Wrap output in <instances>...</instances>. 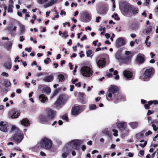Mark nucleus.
<instances>
[{
  "label": "nucleus",
  "instance_id": "obj_1",
  "mask_svg": "<svg viewBox=\"0 0 158 158\" xmlns=\"http://www.w3.org/2000/svg\"><path fill=\"white\" fill-rule=\"evenodd\" d=\"M106 98L108 100L112 101L115 103L124 101L126 99L124 96L119 92V88L113 85H110L108 89Z\"/></svg>",
  "mask_w": 158,
  "mask_h": 158
},
{
  "label": "nucleus",
  "instance_id": "obj_2",
  "mask_svg": "<svg viewBox=\"0 0 158 158\" xmlns=\"http://www.w3.org/2000/svg\"><path fill=\"white\" fill-rule=\"evenodd\" d=\"M11 132H15L13 136L10 138L12 140L15 141L18 143L23 139V132L15 126H12Z\"/></svg>",
  "mask_w": 158,
  "mask_h": 158
},
{
  "label": "nucleus",
  "instance_id": "obj_3",
  "mask_svg": "<svg viewBox=\"0 0 158 158\" xmlns=\"http://www.w3.org/2000/svg\"><path fill=\"white\" fill-rule=\"evenodd\" d=\"M107 56L106 54H102L97 57L96 62L99 68L102 69L106 66Z\"/></svg>",
  "mask_w": 158,
  "mask_h": 158
},
{
  "label": "nucleus",
  "instance_id": "obj_4",
  "mask_svg": "<svg viewBox=\"0 0 158 158\" xmlns=\"http://www.w3.org/2000/svg\"><path fill=\"white\" fill-rule=\"evenodd\" d=\"M119 130L121 132V135L124 137L128 135L129 130L127 129V123L123 122L118 123L117 125Z\"/></svg>",
  "mask_w": 158,
  "mask_h": 158
},
{
  "label": "nucleus",
  "instance_id": "obj_5",
  "mask_svg": "<svg viewBox=\"0 0 158 158\" xmlns=\"http://www.w3.org/2000/svg\"><path fill=\"white\" fill-rule=\"evenodd\" d=\"M143 71L144 79L149 80L154 74L155 70L152 67H148L143 69Z\"/></svg>",
  "mask_w": 158,
  "mask_h": 158
},
{
  "label": "nucleus",
  "instance_id": "obj_6",
  "mask_svg": "<svg viewBox=\"0 0 158 158\" xmlns=\"http://www.w3.org/2000/svg\"><path fill=\"white\" fill-rule=\"evenodd\" d=\"M40 146L41 148H44L47 149H49L52 146V142L51 139L44 137L41 140L39 147Z\"/></svg>",
  "mask_w": 158,
  "mask_h": 158
},
{
  "label": "nucleus",
  "instance_id": "obj_7",
  "mask_svg": "<svg viewBox=\"0 0 158 158\" xmlns=\"http://www.w3.org/2000/svg\"><path fill=\"white\" fill-rule=\"evenodd\" d=\"M85 106L84 105H74L71 109V114L75 116H77L85 109Z\"/></svg>",
  "mask_w": 158,
  "mask_h": 158
},
{
  "label": "nucleus",
  "instance_id": "obj_8",
  "mask_svg": "<svg viewBox=\"0 0 158 158\" xmlns=\"http://www.w3.org/2000/svg\"><path fill=\"white\" fill-rule=\"evenodd\" d=\"M91 19V15L87 10H85L80 13L79 18L80 21L84 23H87L89 22Z\"/></svg>",
  "mask_w": 158,
  "mask_h": 158
},
{
  "label": "nucleus",
  "instance_id": "obj_9",
  "mask_svg": "<svg viewBox=\"0 0 158 158\" xmlns=\"http://www.w3.org/2000/svg\"><path fill=\"white\" fill-rule=\"evenodd\" d=\"M119 8L123 14L130 15V12L131 10V5L129 3H123L120 5Z\"/></svg>",
  "mask_w": 158,
  "mask_h": 158
},
{
  "label": "nucleus",
  "instance_id": "obj_10",
  "mask_svg": "<svg viewBox=\"0 0 158 158\" xmlns=\"http://www.w3.org/2000/svg\"><path fill=\"white\" fill-rule=\"evenodd\" d=\"M20 111L17 110L15 108H13L9 112V116L12 119L16 118L20 115Z\"/></svg>",
  "mask_w": 158,
  "mask_h": 158
},
{
  "label": "nucleus",
  "instance_id": "obj_11",
  "mask_svg": "<svg viewBox=\"0 0 158 158\" xmlns=\"http://www.w3.org/2000/svg\"><path fill=\"white\" fill-rule=\"evenodd\" d=\"M92 71L90 68L88 66H84L81 69V73L85 77H90L92 75Z\"/></svg>",
  "mask_w": 158,
  "mask_h": 158
},
{
  "label": "nucleus",
  "instance_id": "obj_12",
  "mask_svg": "<svg viewBox=\"0 0 158 158\" xmlns=\"http://www.w3.org/2000/svg\"><path fill=\"white\" fill-rule=\"evenodd\" d=\"M81 140L78 139H74L70 142L69 144L74 149L78 150L79 147L81 144Z\"/></svg>",
  "mask_w": 158,
  "mask_h": 158
},
{
  "label": "nucleus",
  "instance_id": "obj_13",
  "mask_svg": "<svg viewBox=\"0 0 158 158\" xmlns=\"http://www.w3.org/2000/svg\"><path fill=\"white\" fill-rule=\"evenodd\" d=\"M135 60L138 64H143L145 61V56L143 54H139L137 55Z\"/></svg>",
  "mask_w": 158,
  "mask_h": 158
},
{
  "label": "nucleus",
  "instance_id": "obj_14",
  "mask_svg": "<svg viewBox=\"0 0 158 158\" xmlns=\"http://www.w3.org/2000/svg\"><path fill=\"white\" fill-rule=\"evenodd\" d=\"M46 114L49 120H52L55 117L56 112L52 110L49 109L47 110Z\"/></svg>",
  "mask_w": 158,
  "mask_h": 158
},
{
  "label": "nucleus",
  "instance_id": "obj_15",
  "mask_svg": "<svg viewBox=\"0 0 158 158\" xmlns=\"http://www.w3.org/2000/svg\"><path fill=\"white\" fill-rule=\"evenodd\" d=\"M125 41L121 37L118 38L116 41V46L118 48L125 44Z\"/></svg>",
  "mask_w": 158,
  "mask_h": 158
},
{
  "label": "nucleus",
  "instance_id": "obj_16",
  "mask_svg": "<svg viewBox=\"0 0 158 158\" xmlns=\"http://www.w3.org/2000/svg\"><path fill=\"white\" fill-rule=\"evenodd\" d=\"M131 56H127L124 57H123L121 59V62L120 63V65H121V64L123 63L124 64H128L130 63L131 59Z\"/></svg>",
  "mask_w": 158,
  "mask_h": 158
},
{
  "label": "nucleus",
  "instance_id": "obj_17",
  "mask_svg": "<svg viewBox=\"0 0 158 158\" xmlns=\"http://www.w3.org/2000/svg\"><path fill=\"white\" fill-rule=\"evenodd\" d=\"M39 119L40 120V123L42 124L47 122L49 120L47 116L43 114H41L39 115Z\"/></svg>",
  "mask_w": 158,
  "mask_h": 158
},
{
  "label": "nucleus",
  "instance_id": "obj_18",
  "mask_svg": "<svg viewBox=\"0 0 158 158\" xmlns=\"http://www.w3.org/2000/svg\"><path fill=\"white\" fill-rule=\"evenodd\" d=\"M107 8L105 7H101L97 10L98 13L102 15H105L107 11Z\"/></svg>",
  "mask_w": 158,
  "mask_h": 158
},
{
  "label": "nucleus",
  "instance_id": "obj_19",
  "mask_svg": "<svg viewBox=\"0 0 158 158\" xmlns=\"http://www.w3.org/2000/svg\"><path fill=\"white\" fill-rule=\"evenodd\" d=\"M8 125L6 124H4L3 121L0 122V130L3 132H6L8 131L7 127Z\"/></svg>",
  "mask_w": 158,
  "mask_h": 158
},
{
  "label": "nucleus",
  "instance_id": "obj_20",
  "mask_svg": "<svg viewBox=\"0 0 158 158\" xmlns=\"http://www.w3.org/2000/svg\"><path fill=\"white\" fill-rule=\"evenodd\" d=\"M123 75L126 78L128 79L132 78L133 76L132 72L127 70H125L123 72Z\"/></svg>",
  "mask_w": 158,
  "mask_h": 158
},
{
  "label": "nucleus",
  "instance_id": "obj_21",
  "mask_svg": "<svg viewBox=\"0 0 158 158\" xmlns=\"http://www.w3.org/2000/svg\"><path fill=\"white\" fill-rule=\"evenodd\" d=\"M39 98L40 101L43 103H44L45 102H47L48 101L47 97L44 94L40 95Z\"/></svg>",
  "mask_w": 158,
  "mask_h": 158
},
{
  "label": "nucleus",
  "instance_id": "obj_22",
  "mask_svg": "<svg viewBox=\"0 0 158 158\" xmlns=\"http://www.w3.org/2000/svg\"><path fill=\"white\" fill-rule=\"evenodd\" d=\"M21 123L22 125L25 126H28L30 125V122L27 118L23 119Z\"/></svg>",
  "mask_w": 158,
  "mask_h": 158
},
{
  "label": "nucleus",
  "instance_id": "obj_23",
  "mask_svg": "<svg viewBox=\"0 0 158 158\" xmlns=\"http://www.w3.org/2000/svg\"><path fill=\"white\" fill-rule=\"evenodd\" d=\"M138 9L136 8L133 7L131 6V10L130 12V15H135L138 12Z\"/></svg>",
  "mask_w": 158,
  "mask_h": 158
},
{
  "label": "nucleus",
  "instance_id": "obj_24",
  "mask_svg": "<svg viewBox=\"0 0 158 158\" xmlns=\"http://www.w3.org/2000/svg\"><path fill=\"white\" fill-rule=\"evenodd\" d=\"M42 91L47 94H49L51 92V89L49 87H46L42 88Z\"/></svg>",
  "mask_w": 158,
  "mask_h": 158
},
{
  "label": "nucleus",
  "instance_id": "obj_25",
  "mask_svg": "<svg viewBox=\"0 0 158 158\" xmlns=\"http://www.w3.org/2000/svg\"><path fill=\"white\" fill-rule=\"evenodd\" d=\"M12 63L10 61L5 62L4 64V66L7 69H10L11 68Z\"/></svg>",
  "mask_w": 158,
  "mask_h": 158
},
{
  "label": "nucleus",
  "instance_id": "obj_26",
  "mask_svg": "<svg viewBox=\"0 0 158 158\" xmlns=\"http://www.w3.org/2000/svg\"><path fill=\"white\" fill-rule=\"evenodd\" d=\"M53 76L52 75L48 76H46L44 79V80L47 82H50L53 80Z\"/></svg>",
  "mask_w": 158,
  "mask_h": 158
},
{
  "label": "nucleus",
  "instance_id": "obj_27",
  "mask_svg": "<svg viewBox=\"0 0 158 158\" xmlns=\"http://www.w3.org/2000/svg\"><path fill=\"white\" fill-rule=\"evenodd\" d=\"M12 45V43L11 41H8L6 44L5 48L8 50H9L11 48Z\"/></svg>",
  "mask_w": 158,
  "mask_h": 158
},
{
  "label": "nucleus",
  "instance_id": "obj_28",
  "mask_svg": "<svg viewBox=\"0 0 158 158\" xmlns=\"http://www.w3.org/2000/svg\"><path fill=\"white\" fill-rule=\"evenodd\" d=\"M145 132V131H142L140 132L136 135V137L137 138V139H141L142 137L143 136Z\"/></svg>",
  "mask_w": 158,
  "mask_h": 158
},
{
  "label": "nucleus",
  "instance_id": "obj_29",
  "mask_svg": "<svg viewBox=\"0 0 158 158\" xmlns=\"http://www.w3.org/2000/svg\"><path fill=\"white\" fill-rule=\"evenodd\" d=\"M129 124L133 129H135L137 127L138 123L136 122H134L130 123Z\"/></svg>",
  "mask_w": 158,
  "mask_h": 158
},
{
  "label": "nucleus",
  "instance_id": "obj_30",
  "mask_svg": "<svg viewBox=\"0 0 158 158\" xmlns=\"http://www.w3.org/2000/svg\"><path fill=\"white\" fill-rule=\"evenodd\" d=\"M4 84L5 86L8 87L11 85V83L10 81L6 80L4 81Z\"/></svg>",
  "mask_w": 158,
  "mask_h": 158
},
{
  "label": "nucleus",
  "instance_id": "obj_31",
  "mask_svg": "<svg viewBox=\"0 0 158 158\" xmlns=\"http://www.w3.org/2000/svg\"><path fill=\"white\" fill-rule=\"evenodd\" d=\"M65 96L64 95L61 94L59 96L58 99L61 100V101L63 102L65 99Z\"/></svg>",
  "mask_w": 158,
  "mask_h": 158
},
{
  "label": "nucleus",
  "instance_id": "obj_32",
  "mask_svg": "<svg viewBox=\"0 0 158 158\" xmlns=\"http://www.w3.org/2000/svg\"><path fill=\"white\" fill-rule=\"evenodd\" d=\"M152 29V27L151 26H150L147 27L145 29V31L146 33H148L151 32Z\"/></svg>",
  "mask_w": 158,
  "mask_h": 158
},
{
  "label": "nucleus",
  "instance_id": "obj_33",
  "mask_svg": "<svg viewBox=\"0 0 158 158\" xmlns=\"http://www.w3.org/2000/svg\"><path fill=\"white\" fill-rule=\"evenodd\" d=\"M149 104V105H152L153 103L155 105L158 104V101L157 100H154L153 101H148Z\"/></svg>",
  "mask_w": 158,
  "mask_h": 158
},
{
  "label": "nucleus",
  "instance_id": "obj_34",
  "mask_svg": "<svg viewBox=\"0 0 158 158\" xmlns=\"http://www.w3.org/2000/svg\"><path fill=\"white\" fill-rule=\"evenodd\" d=\"M60 90V89H57L55 90L53 93L52 94V96H51V98H52L55 96L59 92Z\"/></svg>",
  "mask_w": 158,
  "mask_h": 158
},
{
  "label": "nucleus",
  "instance_id": "obj_35",
  "mask_svg": "<svg viewBox=\"0 0 158 158\" xmlns=\"http://www.w3.org/2000/svg\"><path fill=\"white\" fill-rule=\"evenodd\" d=\"M62 103L63 102H61V100L57 98L55 103V104L57 106H60L62 104Z\"/></svg>",
  "mask_w": 158,
  "mask_h": 158
},
{
  "label": "nucleus",
  "instance_id": "obj_36",
  "mask_svg": "<svg viewBox=\"0 0 158 158\" xmlns=\"http://www.w3.org/2000/svg\"><path fill=\"white\" fill-rule=\"evenodd\" d=\"M86 53L87 56L88 57H91L93 56V55H92V51L91 50H89L86 51Z\"/></svg>",
  "mask_w": 158,
  "mask_h": 158
},
{
  "label": "nucleus",
  "instance_id": "obj_37",
  "mask_svg": "<svg viewBox=\"0 0 158 158\" xmlns=\"http://www.w3.org/2000/svg\"><path fill=\"white\" fill-rule=\"evenodd\" d=\"M58 79L60 81H64L65 79L64 76L62 74H59L58 75Z\"/></svg>",
  "mask_w": 158,
  "mask_h": 158
},
{
  "label": "nucleus",
  "instance_id": "obj_38",
  "mask_svg": "<svg viewBox=\"0 0 158 158\" xmlns=\"http://www.w3.org/2000/svg\"><path fill=\"white\" fill-rule=\"evenodd\" d=\"M89 108L90 110H94L96 109L97 107L96 105L95 104H90L89 105Z\"/></svg>",
  "mask_w": 158,
  "mask_h": 158
},
{
  "label": "nucleus",
  "instance_id": "obj_39",
  "mask_svg": "<svg viewBox=\"0 0 158 158\" xmlns=\"http://www.w3.org/2000/svg\"><path fill=\"white\" fill-rule=\"evenodd\" d=\"M112 17L114 18V19L118 20L120 19L119 17L118 16L117 13H114L112 16Z\"/></svg>",
  "mask_w": 158,
  "mask_h": 158
},
{
  "label": "nucleus",
  "instance_id": "obj_40",
  "mask_svg": "<svg viewBox=\"0 0 158 158\" xmlns=\"http://www.w3.org/2000/svg\"><path fill=\"white\" fill-rule=\"evenodd\" d=\"M25 26L23 25H22L20 27V33L21 34H23L25 31Z\"/></svg>",
  "mask_w": 158,
  "mask_h": 158
},
{
  "label": "nucleus",
  "instance_id": "obj_41",
  "mask_svg": "<svg viewBox=\"0 0 158 158\" xmlns=\"http://www.w3.org/2000/svg\"><path fill=\"white\" fill-rule=\"evenodd\" d=\"M13 7V6H8L7 10V11L8 13H12L13 12V10L12 9Z\"/></svg>",
  "mask_w": 158,
  "mask_h": 158
},
{
  "label": "nucleus",
  "instance_id": "obj_42",
  "mask_svg": "<svg viewBox=\"0 0 158 158\" xmlns=\"http://www.w3.org/2000/svg\"><path fill=\"white\" fill-rule=\"evenodd\" d=\"M79 102L82 104H85L86 102L84 100V97H80Z\"/></svg>",
  "mask_w": 158,
  "mask_h": 158
},
{
  "label": "nucleus",
  "instance_id": "obj_43",
  "mask_svg": "<svg viewBox=\"0 0 158 158\" xmlns=\"http://www.w3.org/2000/svg\"><path fill=\"white\" fill-rule=\"evenodd\" d=\"M57 0H50L49 1L51 6H52L57 2Z\"/></svg>",
  "mask_w": 158,
  "mask_h": 158
},
{
  "label": "nucleus",
  "instance_id": "obj_44",
  "mask_svg": "<svg viewBox=\"0 0 158 158\" xmlns=\"http://www.w3.org/2000/svg\"><path fill=\"white\" fill-rule=\"evenodd\" d=\"M62 119L65 120L66 121L68 122L69 121V118L66 115H64L62 117Z\"/></svg>",
  "mask_w": 158,
  "mask_h": 158
},
{
  "label": "nucleus",
  "instance_id": "obj_45",
  "mask_svg": "<svg viewBox=\"0 0 158 158\" xmlns=\"http://www.w3.org/2000/svg\"><path fill=\"white\" fill-rule=\"evenodd\" d=\"M112 131L114 132V133L113 134V135L115 136H117L118 135V131L117 130L115 129H113L112 130Z\"/></svg>",
  "mask_w": 158,
  "mask_h": 158
},
{
  "label": "nucleus",
  "instance_id": "obj_46",
  "mask_svg": "<svg viewBox=\"0 0 158 158\" xmlns=\"http://www.w3.org/2000/svg\"><path fill=\"white\" fill-rule=\"evenodd\" d=\"M48 1V0H38V2L40 4H42Z\"/></svg>",
  "mask_w": 158,
  "mask_h": 158
},
{
  "label": "nucleus",
  "instance_id": "obj_47",
  "mask_svg": "<svg viewBox=\"0 0 158 158\" xmlns=\"http://www.w3.org/2000/svg\"><path fill=\"white\" fill-rule=\"evenodd\" d=\"M151 105H149V104L148 102V104H145L144 105V107L146 109H149L150 108V106Z\"/></svg>",
  "mask_w": 158,
  "mask_h": 158
},
{
  "label": "nucleus",
  "instance_id": "obj_48",
  "mask_svg": "<svg viewBox=\"0 0 158 158\" xmlns=\"http://www.w3.org/2000/svg\"><path fill=\"white\" fill-rule=\"evenodd\" d=\"M152 126L153 127L154 131H156L158 130V126L156 127V125L154 124H152Z\"/></svg>",
  "mask_w": 158,
  "mask_h": 158
},
{
  "label": "nucleus",
  "instance_id": "obj_49",
  "mask_svg": "<svg viewBox=\"0 0 158 158\" xmlns=\"http://www.w3.org/2000/svg\"><path fill=\"white\" fill-rule=\"evenodd\" d=\"M50 6H51L49 2L48 3H46L44 5V7L45 8H47Z\"/></svg>",
  "mask_w": 158,
  "mask_h": 158
},
{
  "label": "nucleus",
  "instance_id": "obj_50",
  "mask_svg": "<svg viewBox=\"0 0 158 158\" xmlns=\"http://www.w3.org/2000/svg\"><path fill=\"white\" fill-rule=\"evenodd\" d=\"M50 60L51 61V60L48 57L47 59H45L44 60V63L46 64H48L49 63L48 60Z\"/></svg>",
  "mask_w": 158,
  "mask_h": 158
},
{
  "label": "nucleus",
  "instance_id": "obj_51",
  "mask_svg": "<svg viewBox=\"0 0 158 158\" xmlns=\"http://www.w3.org/2000/svg\"><path fill=\"white\" fill-rule=\"evenodd\" d=\"M68 155V153L64 152L62 153V157L63 158H65Z\"/></svg>",
  "mask_w": 158,
  "mask_h": 158
},
{
  "label": "nucleus",
  "instance_id": "obj_52",
  "mask_svg": "<svg viewBox=\"0 0 158 158\" xmlns=\"http://www.w3.org/2000/svg\"><path fill=\"white\" fill-rule=\"evenodd\" d=\"M9 3L8 6H14V1L13 0H9Z\"/></svg>",
  "mask_w": 158,
  "mask_h": 158
},
{
  "label": "nucleus",
  "instance_id": "obj_53",
  "mask_svg": "<svg viewBox=\"0 0 158 158\" xmlns=\"http://www.w3.org/2000/svg\"><path fill=\"white\" fill-rule=\"evenodd\" d=\"M147 144V142L146 141H145L144 143V144L140 143L139 144V146L142 148H144L145 146Z\"/></svg>",
  "mask_w": 158,
  "mask_h": 158
},
{
  "label": "nucleus",
  "instance_id": "obj_54",
  "mask_svg": "<svg viewBox=\"0 0 158 158\" xmlns=\"http://www.w3.org/2000/svg\"><path fill=\"white\" fill-rule=\"evenodd\" d=\"M106 76L108 77H112L113 75L111 73H107Z\"/></svg>",
  "mask_w": 158,
  "mask_h": 158
},
{
  "label": "nucleus",
  "instance_id": "obj_55",
  "mask_svg": "<svg viewBox=\"0 0 158 158\" xmlns=\"http://www.w3.org/2000/svg\"><path fill=\"white\" fill-rule=\"evenodd\" d=\"M152 133V132L150 130H149L148 132H146L145 135L146 136H148V135L151 134Z\"/></svg>",
  "mask_w": 158,
  "mask_h": 158
},
{
  "label": "nucleus",
  "instance_id": "obj_56",
  "mask_svg": "<svg viewBox=\"0 0 158 158\" xmlns=\"http://www.w3.org/2000/svg\"><path fill=\"white\" fill-rule=\"evenodd\" d=\"M153 113H154L153 111H151L150 110H148L147 115H151V114H153Z\"/></svg>",
  "mask_w": 158,
  "mask_h": 158
},
{
  "label": "nucleus",
  "instance_id": "obj_57",
  "mask_svg": "<svg viewBox=\"0 0 158 158\" xmlns=\"http://www.w3.org/2000/svg\"><path fill=\"white\" fill-rule=\"evenodd\" d=\"M25 50L26 51H27L28 52H31V48L30 47L29 48H26L25 49Z\"/></svg>",
  "mask_w": 158,
  "mask_h": 158
},
{
  "label": "nucleus",
  "instance_id": "obj_58",
  "mask_svg": "<svg viewBox=\"0 0 158 158\" xmlns=\"http://www.w3.org/2000/svg\"><path fill=\"white\" fill-rule=\"evenodd\" d=\"M122 57H122V56H116V58L119 60V62L120 63H121V59L122 58Z\"/></svg>",
  "mask_w": 158,
  "mask_h": 158
},
{
  "label": "nucleus",
  "instance_id": "obj_59",
  "mask_svg": "<svg viewBox=\"0 0 158 158\" xmlns=\"http://www.w3.org/2000/svg\"><path fill=\"white\" fill-rule=\"evenodd\" d=\"M139 153L141 156H143L144 155V151L143 150H140L139 152Z\"/></svg>",
  "mask_w": 158,
  "mask_h": 158
},
{
  "label": "nucleus",
  "instance_id": "obj_60",
  "mask_svg": "<svg viewBox=\"0 0 158 158\" xmlns=\"http://www.w3.org/2000/svg\"><path fill=\"white\" fill-rule=\"evenodd\" d=\"M150 36H148L146 38V40H145V44H146V45H147V44H148V40H149V39L150 38Z\"/></svg>",
  "mask_w": 158,
  "mask_h": 158
},
{
  "label": "nucleus",
  "instance_id": "obj_61",
  "mask_svg": "<svg viewBox=\"0 0 158 158\" xmlns=\"http://www.w3.org/2000/svg\"><path fill=\"white\" fill-rule=\"evenodd\" d=\"M80 57H82L83 56H85V55L83 54V52L82 51H81L80 52Z\"/></svg>",
  "mask_w": 158,
  "mask_h": 158
},
{
  "label": "nucleus",
  "instance_id": "obj_62",
  "mask_svg": "<svg viewBox=\"0 0 158 158\" xmlns=\"http://www.w3.org/2000/svg\"><path fill=\"white\" fill-rule=\"evenodd\" d=\"M78 80L77 79H76L75 80H73V79H72V83L73 84H75V83L78 81Z\"/></svg>",
  "mask_w": 158,
  "mask_h": 158
},
{
  "label": "nucleus",
  "instance_id": "obj_63",
  "mask_svg": "<svg viewBox=\"0 0 158 158\" xmlns=\"http://www.w3.org/2000/svg\"><path fill=\"white\" fill-rule=\"evenodd\" d=\"M2 75L3 76H6V77H8L9 76L8 74L6 72H3L2 73Z\"/></svg>",
  "mask_w": 158,
  "mask_h": 158
},
{
  "label": "nucleus",
  "instance_id": "obj_64",
  "mask_svg": "<svg viewBox=\"0 0 158 158\" xmlns=\"http://www.w3.org/2000/svg\"><path fill=\"white\" fill-rule=\"evenodd\" d=\"M87 39V37L86 35H85L83 36V37H82L81 39V41H83L84 40H86Z\"/></svg>",
  "mask_w": 158,
  "mask_h": 158
}]
</instances>
